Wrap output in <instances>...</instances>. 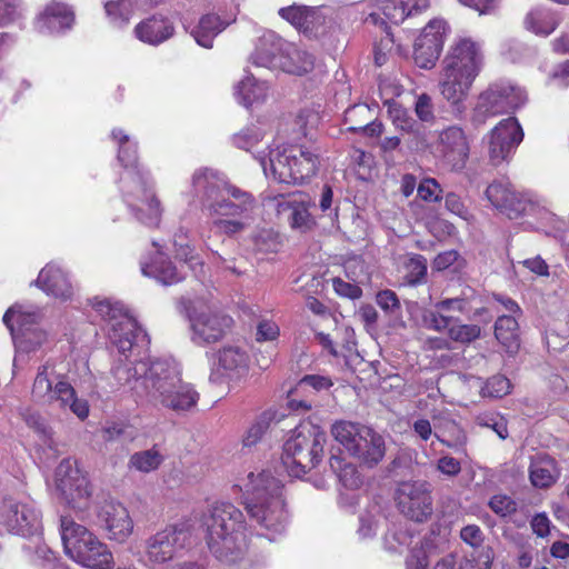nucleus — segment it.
<instances>
[{
	"label": "nucleus",
	"instance_id": "obj_1",
	"mask_svg": "<svg viewBox=\"0 0 569 569\" xmlns=\"http://www.w3.org/2000/svg\"><path fill=\"white\" fill-rule=\"evenodd\" d=\"M92 310L106 323L108 337L118 349L120 358L112 375L120 386H129L137 396L154 406L184 412L194 408L199 393L182 380L181 367L173 359L138 360L134 355L149 345L147 333L126 306L110 298L96 297Z\"/></svg>",
	"mask_w": 569,
	"mask_h": 569
},
{
	"label": "nucleus",
	"instance_id": "obj_2",
	"mask_svg": "<svg viewBox=\"0 0 569 569\" xmlns=\"http://www.w3.org/2000/svg\"><path fill=\"white\" fill-rule=\"evenodd\" d=\"M194 197L207 208L212 224L222 233L236 234L254 220L258 208L254 197L224 180L216 170L200 168L191 178Z\"/></svg>",
	"mask_w": 569,
	"mask_h": 569
},
{
	"label": "nucleus",
	"instance_id": "obj_3",
	"mask_svg": "<svg viewBox=\"0 0 569 569\" xmlns=\"http://www.w3.org/2000/svg\"><path fill=\"white\" fill-rule=\"evenodd\" d=\"M317 120L312 112H301L291 124L287 141L260 158L266 177L282 183H301L313 177L320 164L319 150L311 129Z\"/></svg>",
	"mask_w": 569,
	"mask_h": 569
},
{
	"label": "nucleus",
	"instance_id": "obj_4",
	"mask_svg": "<svg viewBox=\"0 0 569 569\" xmlns=\"http://www.w3.org/2000/svg\"><path fill=\"white\" fill-rule=\"evenodd\" d=\"M242 493L244 508L256 526L270 541L284 532L289 515L286 508L283 485L267 471H249L236 479Z\"/></svg>",
	"mask_w": 569,
	"mask_h": 569
},
{
	"label": "nucleus",
	"instance_id": "obj_5",
	"mask_svg": "<svg viewBox=\"0 0 569 569\" xmlns=\"http://www.w3.org/2000/svg\"><path fill=\"white\" fill-rule=\"evenodd\" d=\"M111 136L118 143V160L123 166L119 188L124 202L141 223L158 227L163 208L148 172L138 166L136 142L121 129L112 130Z\"/></svg>",
	"mask_w": 569,
	"mask_h": 569
},
{
	"label": "nucleus",
	"instance_id": "obj_6",
	"mask_svg": "<svg viewBox=\"0 0 569 569\" xmlns=\"http://www.w3.org/2000/svg\"><path fill=\"white\" fill-rule=\"evenodd\" d=\"M485 57L480 44L471 38H458L442 61L439 81L442 97L452 104L462 102L480 74Z\"/></svg>",
	"mask_w": 569,
	"mask_h": 569
},
{
	"label": "nucleus",
	"instance_id": "obj_7",
	"mask_svg": "<svg viewBox=\"0 0 569 569\" xmlns=\"http://www.w3.org/2000/svg\"><path fill=\"white\" fill-rule=\"evenodd\" d=\"M210 551L226 562L237 561L247 549L244 518L230 502H216L202 517Z\"/></svg>",
	"mask_w": 569,
	"mask_h": 569
},
{
	"label": "nucleus",
	"instance_id": "obj_8",
	"mask_svg": "<svg viewBox=\"0 0 569 569\" xmlns=\"http://www.w3.org/2000/svg\"><path fill=\"white\" fill-rule=\"evenodd\" d=\"M61 539L66 555L89 569H110L113 557L108 546L84 526L68 517L61 519Z\"/></svg>",
	"mask_w": 569,
	"mask_h": 569
},
{
	"label": "nucleus",
	"instance_id": "obj_9",
	"mask_svg": "<svg viewBox=\"0 0 569 569\" xmlns=\"http://www.w3.org/2000/svg\"><path fill=\"white\" fill-rule=\"evenodd\" d=\"M326 433L307 423L296 428L283 445L282 462L289 475L300 478L322 458Z\"/></svg>",
	"mask_w": 569,
	"mask_h": 569
},
{
	"label": "nucleus",
	"instance_id": "obj_10",
	"mask_svg": "<svg viewBox=\"0 0 569 569\" xmlns=\"http://www.w3.org/2000/svg\"><path fill=\"white\" fill-rule=\"evenodd\" d=\"M54 496L70 509L83 512L91 505L92 488L78 461L66 458L54 471Z\"/></svg>",
	"mask_w": 569,
	"mask_h": 569
},
{
	"label": "nucleus",
	"instance_id": "obj_11",
	"mask_svg": "<svg viewBox=\"0 0 569 569\" xmlns=\"http://www.w3.org/2000/svg\"><path fill=\"white\" fill-rule=\"evenodd\" d=\"M527 101L528 96L523 88L509 80L496 81L478 96L472 120L482 124L488 118L515 112Z\"/></svg>",
	"mask_w": 569,
	"mask_h": 569
},
{
	"label": "nucleus",
	"instance_id": "obj_12",
	"mask_svg": "<svg viewBox=\"0 0 569 569\" xmlns=\"http://www.w3.org/2000/svg\"><path fill=\"white\" fill-rule=\"evenodd\" d=\"M53 372V368L48 365L38 368L31 390L32 399L43 405L57 402L61 409H69L80 420H84L89 416L88 401L78 398L74 388L69 382L59 380L53 383L51 379Z\"/></svg>",
	"mask_w": 569,
	"mask_h": 569
},
{
	"label": "nucleus",
	"instance_id": "obj_13",
	"mask_svg": "<svg viewBox=\"0 0 569 569\" xmlns=\"http://www.w3.org/2000/svg\"><path fill=\"white\" fill-rule=\"evenodd\" d=\"M193 525L190 519H183L166 526L149 536L143 545V556L152 565H163L184 550L192 536Z\"/></svg>",
	"mask_w": 569,
	"mask_h": 569
},
{
	"label": "nucleus",
	"instance_id": "obj_14",
	"mask_svg": "<svg viewBox=\"0 0 569 569\" xmlns=\"http://www.w3.org/2000/svg\"><path fill=\"white\" fill-rule=\"evenodd\" d=\"M40 309L32 305H14L3 315V323L10 330L18 353L31 352L42 346L47 333L38 327Z\"/></svg>",
	"mask_w": 569,
	"mask_h": 569
},
{
	"label": "nucleus",
	"instance_id": "obj_15",
	"mask_svg": "<svg viewBox=\"0 0 569 569\" xmlns=\"http://www.w3.org/2000/svg\"><path fill=\"white\" fill-rule=\"evenodd\" d=\"M254 64L270 69H280L286 73L302 76L312 70L313 57L289 42L263 44L251 56Z\"/></svg>",
	"mask_w": 569,
	"mask_h": 569
},
{
	"label": "nucleus",
	"instance_id": "obj_16",
	"mask_svg": "<svg viewBox=\"0 0 569 569\" xmlns=\"http://www.w3.org/2000/svg\"><path fill=\"white\" fill-rule=\"evenodd\" d=\"M41 530L40 512L33 501L13 497L0 501V533L38 537Z\"/></svg>",
	"mask_w": 569,
	"mask_h": 569
},
{
	"label": "nucleus",
	"instance_id": "obj_17",
	"mask_svg": "<svg viewBox=\"0 0 569 569\" xmlns=\"http://www.w3.org/2000/svg\"><path fill=\"white\" fill-rule=\"evenodd\" d=\"M216 360V367L210 375L213 383H226L229 388H234L249 377L251 359L246 347L224 345L217 351Z\"/></svg>",
	"mask_w": 569,
	"mask_h": 569
},
{
	"label": "nucleus",
	"instance_id": "obj_18",
	"mask_svg": "<svg viewBox=\"0 0 569 569\" xmlns=\"http://www.w3.org/2000/svg\"><path fill=\"white\" fill-rule=\"evenodd\" d=\"M488 154L493 164L508 161L523 139L517 118L500 120L487 134Z\"/></svg>",
	"mask_w": 569,
	"mask_h": 569
},
{
	"label": "nucleus",
	"instance_id": "obj_19",
	"mask_svg": "<svg viewBox=\"0 0 569 569\" xmlns=\"http://www.w3.org/2000/svg\"><path fill=\"white\" fill-rule=\"evenodd\" d=\"M399 510L409 519L422 522L432 513V501L426 481L401 482L396 491Z\"/></svg>",
	"mask_w": 569,
	"mask_h": 569
},
{
	"label": "nucleus",
	"instance_id": "obj_20",
	"mask_svg": "<svg viewBox=\"0 0 569 569\" xmlns=\"http://www.w3.org/2000/svg\"><path fill=\"white\" fill-rule=\"evenodd\" d=\"M427 149L453 170L463 168L469 156V143L463 130L451 126L439 132L436 142Z\"/></svg>",
	"mask_w": 569,
	"mask_h": 569
},
{
	"label": "nucleus",
	"instance_id": "obj_21",
	"mask_svg": "<svg viewBox=\"0 0 569 569\" xmlns=\"http://www.w3.org/2000/svg\"><path fill=\"white\" fill-rule=\"evenodd\" d=\"M191 339L197 345H210L222 339L232 326V318L210 308L193 310L190 316Z\"/></svg>",
	"mask_w": 569,
	"mask_h": 569
},
{
	"label": "nucleus",
	"instance_id": "obj_22",
	"mask_svg": "<svg viewBox=\"0 0 569 569\" xmlns=\"http://www.w3.org/2000/svg\"><path fill=\"white\" fill-rule=\"evenodd\" d=\"M519 218H525L526 222L537 230L559 229L560 218L550 209L549 201L535 192H522V198L518 206Z\"/></svg>",
	"mask_w": 569,
	"mask_h": 569
},
{
	"label": "nucleus",
	"instance_id": "obj_23",
	"mask_svg": "<svg viewBox=\"0 0 569 569\" xmlns=\"http://www.w3.org/2000/svg\"><path fill=\"white\" fill-rule=\"evenodd\" d=\"M429 0H380V9L385 18H380L377 13H371L365 20L367 26H379L380 30L391 36V24L398 26L403 22L412 12H420L427 9Z\"/></svg>",
	"mask_w": 569,
	"mask_h": 569
},
{
	"label": "nucleus",
	"instance_id": "obj_24",
	"mask_svg": "<svg viewBox=\"0 0 569 569\" xmlns=\"http://www.w3.org/2000/svg\"><path fill=\"white\" fill-rule=\"evenodd\" d=\"M277 214L288 221L289 226L300 232H307L316 224L309 212L310 200L305 194L279 196L273 200Z\"/></svg>",
	"mask_w": 569,
	"mask_h": 569
},
{
	"label": "nucleus",
	"instance_id": "obj_25",
	"mask_svg": "<svg viewBox=\"0 0 569 569\" xmlns=\"http://www.w3.org/2000/svg\"><path fill=\"white\" fill-rule=\"evenodd\" d=\"M98 517L110 540L123 543L133 532V520L120 502L104 503Z\"/></svg>",
	"mask_w": 569,
	"mask_h": 569
},
{
	"label": "nucleus",
	"instance_id": "obj_26",
	"mask_svg": "<svg viewBox=\"0 0 569 569\" xmlns=\"http://www.w3.org/2000/svg\"><path fill=\"white\" fill-rule=\"evenodd\" d=\"M76 23L73 10L66 3L51 2L37 18L39 32L64 33L72 31Z\"/></svg>",
	"mask_w": 569,
	"mask_h": 569
},
{
	"label": "nucleus",
	"instance_id": "obj_27",
	"mask_svg": "<svg viewBox=\"0 0 569 569\" xmlns=\"http://www.w3.org/2000/svg\"><path fill=\"white\" fill-rule=\"evenodd\" d=\"M36 284L47 295L60 299L69 300L73 296V288L67 273L52 263L47 264L39 273Z\"/></svg>",
	"mask_w": 569,
	"mask_h": 569
},
{
	"label": "nucleus",
	"instance_id": "obj_28",
	"mask_svg": "<svg viewBox=\"0 0 569 569\" xmlns=\"http://www.w3.org/2000/svg\"><path fill=\"white\" fill-rule=\"evenodd\" d=\"M486 197L491 204L510 219L519 218L518 206L522 192H516L508 182H493L488 186Z\"/></svg>",
	"mask_w": 569,
	"mask_h": 569
},
{
	"label": "nucleus",
	"instance_id": "obj_29",
	"mask_svg": "<svg viewBox=\"0 0 569 569\" xmlns=\"http://www.w3.org/2000/svg\"><path fill=\"white\" fill-rule=\"evenodd\" d=\"M361 438H359V452H353L352 457L359 459L368 467L377 466L385 457L386 443L383 437L371 429L365 427L361 429Z\"/></svg>",
	"mask_w": 569,
	"mask_h": 569
},
{
	"label": "nucleus",
	"instance_id": "obj_30",
	"mask_svg": "<svg viewBox=\"0 0 569 569\" xmlns=\"http://www.w3.org/2000/svg\"><path fill=\"white\" fill-rule=\"evenodd\" d=\"M141 272L146 277L154 278L162 284H174L183 279V272L179 270L166 256L157 250L156 257L150 261L142 260Z\"/></svg>",
	"mask_w": 569,
	"mask_h": 569
},
{
	"label": "nucleus",
	"instance_id": "obj_31",
	"mask_svg": "<svg viewBox=\"0 0 569 569\" xmlns=\"http://www.w3.org/2000/svg\"><path fill=\"white\" fill-rule=\"evenodd\" d=\"M560 477V469L553 458L536 455L529 466V479L533 487L545 489L551 487Z\"/></svg>",
	"mask_w": 569,
	"mask_h": 569
},
{
	"label": "nucleus",
	"instance_id": "obj_32",
	"mask_svg": "<svg viewBox=\"0 0 569 569\" xmlns=\"http://www.w3.org/2000/svg\"><path fill=\"white\" fill-rule=\"evenodd\" d=\"M389 114L392 119V123L397 129L409 133V138L406 141L407 146L412 151H426L428 143L423 134L416 129V121L408 114L407 110L399 106H393L389 109Z\"/></svg>",
	"mask_w": 569,
	"mask_h": 569
},
{
	"label": "nucleus",
	"instance_id": "obj_33",
	"mask_svg": "<svg viewBox=\"0 0 569 569\" xmlns=\"http://www.w3.org/2000/svg\"><path fill=\"white\" fill-rule=\"evenodd\" d=\"M268 93V84L250 76H247L234 88L237 101L246 108L262 103L267 99Z\"/></svg>",
	"mask_w": 569,
	"mask_h": 569
},
{
	"label": "nucleus",
	"instance_id": "obj_34",
	"mask_svg": "<svg viewBox=\"0 0 569 569\" xmlns=\"http://www.w3.org/2000/svg\"><path fill=\"white\" fill-rule=\"evenodd\" d=\"M366 426L348 420H338L331 426V436L349 455L359 452V438Z\"/></svg>",
	"mask_w": 569,
	"mask_h": 569
},
{
	"label": "nucleus",
	"instance_id": "obj_35",
	"mask_svg": "<svg viewBox=\"0 0 569 569\" xmlns=\"http://www.w3.org/2000/svg\"><path fill=\"white\" fill-rule=\"evenodd\" d=\"M441 38H416L413 43V59L422 69L432 68L442 50Z\"/></svg>",
	"mask_w": 569,
	"mask_h": 569
},
{
	"label": "nucleus",
	"instance_id": "obj_36",
	"mask_svg": "<svg viewBox=\"0 0 569 569\" xmlns=\"http://www.w3.org/2000/svg\"><path fill=\"white\" fill-rule=\"evenodd\" d=\"M495 336L508 352L519 349V325L515 317L500 316L495 323Z\"/></svg>",
	"mask_w": 569,
	"mask_h": 569
},
{
	"label": "nucleus",
	"instance_id": "obj_37",
	"mask_svg": "<svg viewBox=\"0 0 569 569\" xmlns=\"http://www.w3.org/2000/svg\"><path fill=\"white\" fill-rule=\"evenodd\" d=\"M329 462L331 470L345 488L355 490L361 486L362 478L355 465L336 455L331 456Z\"/></svg>",
	"mask_w": 569,
	"mask_h": 569
},
{
	"label": "nucleus",
	"instance_id": "obj_38",
	"mask_svg": "<svg viewBox=\"0 0 569 569\" xmlns=\"http://www.w3.org/2000/svg\"><path fill=\"white\" fill-rule=\"evenodd\" d=\"M525 24L530 32L548 36L556 30L558 20L552 12L545 9H536L527 14Z\"/></svg>",
	"mask_w": 569,
	"mask_h": 569
},
{
	"label": "nucleus",
	"instance_id": "obj_39",
	"mask_svg": "<svg viewBox=\"0 0 569 569\" xmlns=\"http://www.w3.org/2000/svg\"><path fill=\"white\" fill-rule=\"evenodd\" d=\"M104 12L109 23L121 29L130 22L133 4L131 0H109L104 3Z\"/></svg>",
	"mask_w": 569,
	"mask_h": 569
},
{
	"label": "nucleus",
	"instance_id": "obj_40",
	"mask_svg": "<svg viewBox=\"0 0 569 569\" xmlns=\"http://www.w3.org/2000/svg\"><path fill=\"white\" fill-rule=\"evenodd\" d=\"M163 462V456L157 448L134 452L129 459V468L148 473L157 470Z\"/></svg>",
	"mask_w": 569,
	"mask_h": 569
},
{
	"label": "nucleus",
	"instance_id": "obj_41",
	"mask_svg": "<svg viewBox=\"0 0 569 569\" xmlns=\"http://www.w3.org/2000/svg\"><path fill=\"white\" fill-rule=\"evenodd\" d=\"M136 36H172L174 33L173 23L162 17L152 16L134 28Z\"/></svg>",
	"mask_w": 569,
	"mask_h": 569
},
{
	"label": "nucleus",
	"instance_id": "obj_42",
	"mask_svg": "<svg viewBox=\"0 0 569 569\" xmlns=\"http://www.w3.org/2000/svg\"><path fill=\"white\" fill-rule=\"evenodd\" d=\"M443 312H446V310L440 309L438 302H436L432 309L426 310L423 313L422 321L425 327L438 332H448L453 317L443 316Z\"/></svg>",
	"mask_w": 569,
	"mask_h": 569
},
{
	"label": "nucleus",
	"instance_id": "obj_43",
	"mask_svg": "<svg viewBox=\"0 0 569 569\" xmlns=\"http://www.w3.org/2000/svg\"><path fill=\"white\" fill-rule=\"evenodd\" d=\"M253 244L260 252H277L281 247V240L273 229H261L254 233Z\"/></svg>",
	"mask_w": 569,
	"mask_h": 569
},
{
	"label": "nucleus",
	"instance_id": "obj_44",
	"mask_svg": "<svg viewBox=\"0 0 569 569\" xmlns=\"http://www.w3.org/2000/svg\"><path fill=\"white\" fill-rule=\"evenodd\" d=\"M493 560V551L490 547L473 550L460 565V569H490Z\"/></svg>",
	"mask_w": 569,
	"mask_h": 569
},
{
	"label": "nucleus",
	"instance_id": "obj_45",
	"mask_svg": "<svg viewBox=\"0 0 569 569\" xmlns=\"http://www.w3.org/2000/svg\"><path fill=\"white\" fill-rule=\"evenodd\" d=\"M481 329L477 325H462L451 322L448 330L450 339L460 343H470L480 337Z\"/></svg>",
	"mask_w": 569,
	"mask_h": 569
},
{
	"label": "nucleus",
	"instance_id": "obj_46",
	"mask_svg": "<svg viewBox=\"0 0 569 569\" xmlns=\"http://www.w3.org/2000/svg\"><path fill=\"white\" fill-rule=\"evenodd\" d=\"M173 244L176 247L178 258L188 263L191 269H194L196 266H202V262L193 253V249L190 247L188 238L182 230L174 236Z\"/></svg>",
	"mask_w": 569,
	"mask_h": 569
},
{
	"label": "nucleus",
	"instance_id": "obj_47",
	"mask_svg": "<svg viewBox=\"0 0 569 569\" xmlns=\"http://www.w3.org/2000/svg\"><path fill=\"white\" fill-rule=\"evenodd\" d=\"M331 16V9L326 6L308 7L305 13L303 33L311 32L318 27L325 24L328 17Z\"/></svg>",
	"mask_w": 569,
	"mask_h": 569
},
{
	"label": "nucleus",
	"instance_id": "obj_48",
	"mask_svg": "<svg viewBox=\"0 0 569 569\" xmlns=\"http://www.w3.org/2000/svg\"><path fill=\"white\" fill-rule=\"evenodd\" d=\"M269 427V418L267 416L259 417L253 421L242 436L241 442L243 447L250 448L257 445Z\"/></svg>",
	"mask_w": 569,
	"mask_h": 569
},
{
	"label": "nucleus",
	"instance_id": "obj_49",
	"mask_svg": "<svg viewBox=\"0 0 569 569\" xmlns=\"http://www.w3.org/2000/svg\"><path fill=\"white\" fill-rule=\"evenodd\" d=\"M262 130L257 126H251L234 134L232 142L237 148L249 151L262 139Z\"/></svg>",
	"mask_w": 569,
	"mask_h": 569
},
{
	"label": "nucleus",
	"instance_id": "obj_50",
	"mask_svg": "<svg viewBox=\"0 0 569 569\" xmlns=\"http://www.w3.org/2000/svg\"><path fill=\"white\" fill-rule=\"evenodd\" d=\"M476 421L480 427L492 429L500 439L508 437L507 422L499 413H481L477 417Z\"/></svg>",
	"mask_w": 569,
	"mask_h": 569
},
{
	"label": "nucleus",
	"instance_id": "obj_51",
	"mask_svg": "<svg viewBox=\"0 0 569 569\" xmlns=\"http://www.w3.org/2000/svg\"><path fill=\"white\" fill-rule=\"evenodd\" d=\"M406 269L408 283H419L427 273V259L420 254H413L409 258Z\"/></svg>",
	"mask_w": 569,
	"mask_h": 569
},
{
	"label": "nucleus",
	"instance_id": "obj_52",
	"mask_svg": "<svg viewBox=\"0 0 569 569\" xmlns=\"http://www.w3.org/2000/svg\"><path fill=\"white\" fill-rule=\"evenodd\" d=\"M228 24L229 21L222 20L214 13L206 14L199 21L198 36H218L226 29Z\"/></svg>",
	"mask_w": 569,
	"mask_h": 569
},
{
	"label": "nucleus",
	"instance_id": "obj_53",
	"mask_svg": "<svg viewBox=\"0 0 569 569\" xmlns=\"http://www.w3.org/2000/svg\"><path fill=\"white\" fill-rule=\"evenodd\" d=\"M511 390V383L508 378L503 376H493L486 382L481 389L483 397L501 398L508 395Z\"/></svg>",
	"mask_w": 569,
	"mask_h": 569
},
{
	"label": "nucleus",
	"instance_id": "obj_54",
	"mask_svg": "<svg viewBox=\"0 0 569 569\" xmlns=\"http://www.w3.org/2000/svg\"><path fill=\"white\" fill-rule=\"evenodd\" d=\"M546 86L553 89L569 87V61L559 63L552 68L546 80Z\"/></svg>",
	"mask_w": 569,
	"mask_h": 569
},
{
	"label": "nucleus",
	"instance_id": "obj_55",
	"mask_svg": "<svg viewBox=\"0 0 569 569\" xmlns=\"http://www.w3.org/2000/svg\"><path fill=\"white\" fill-rule=\"evenodd\" d=\"M489 507L496 515L507 517L517 510V502L508 495L497 493L489 500Z\"/></svg>",
	"mask_w": 569,
	"mask_h": 569
},
{
	"label": "nucleus",
	"instance_id": "obj_56",
	"mask_svg": "<svg viewBox=\"0 0 569 569\" xmlns=\"http://www.w3.org/2000/svg\"><path fill=\"white\" fill-rule=\"evenodd\" d=\"M307 6L292 4L279 10V16L292 24L299 32H303L305 13Z\"/></svg>",
	"mask_w": 569,
	"mask_h": 569
},
{
	"label": "nucleus",
	"instance_id": "obj_57",
	"mask_svg": "<svg viewBox=\"0 0 569 569\" xmlns=\"http://www.w3.org/2000/svg\"><path fill=\"white\" fill-rule=\"evenodd\" d=\"M333 386L330 377L323 375H307L298 385L299 389L312 388L316 391L328 390Z\"/></svg>",
	"mask_w": 569,
	"mask_h": 569
},
{
	"label": "nucleus",
	"instance_id": "obj_58",
	"mask_svg": "<svg viewBox=\"0 0 569 569\" xmlns=\"http://www.w3.org/2000/svg\"><path fill=\"white\" fill-rule=\"evenodd\" d=\"M370 108L367 104H355L345 112V122L350 126H359L370 120Z\"/></svg>",
	"mask_w": 569,
	"mask_h": 569
},
{
	"label": "nucleus",
	"instance_id": "obj_59",
	"mask_svg": "<svg viewBox=\"0 0 569 569\" xmlns=\"http://www.w3.org/2000/svg\"><path fill=\"white\" fill-rule=\"evenodd\" d=\"M441 188L435 179H425L418 186V196L426 201H438Z\"/></svg>",
	"mask_w": 569,
	"mask_h": 569
},
{
	"label": "nucleus",
	"instance_id": "obj_60",
	"mask_svg": "<svg viewBox=\"0 0 569 569\" xmlns=\"http://www.w3.org/2000/svg\"><path fill=\"white\" fill-rule=\"evenodd\" d=\"M280 330L276 322L262 320L258 323L256 338L257 341H274L279 337Z\"/></svg>",
	"mask_w": 569,
	"mask_h": 569
},
{
	"label": "nucleus",
	"instance_id": "obj_61",
	"mask_svg": "<svg viewBox=\"0 0 569 569\" xmlns=\"http://www.w3.org/2000/svg\"><path fill=\"white\" fill-rule=\"evenodd\" d=\"M415 109L417 117L421 121L428 122L433 119V104L428 94L422 93L417 98Z\"/></svg>",
	"mask_w": 569,
	"mask_h": 569
},
{
	"label": "nucleus",
	"instance_id": "obj_62",
	"mask_svg": "<svg viewBox=\"0 0 569 569\" xmlns=\"http://www.w3.org/2000/svg\"><path fill=\"white\" fill-rule=\"evenodd\" d=\"M335 291L342 297L358 299L361 296V289L353 283L347 282L340 278L332 279Z\"/></svg>",
	"mask_w": 569,
	"mask_h": 569
},
{
	"label": "nucleus",
	"instance_id": "obj_63",
	"mask_svg": "<svg viewBox=\"0 0 569 569\" xmlns=\"http://www.w3.org/2000/svg\"><path fill=\"white\" fill-rule=\"evenodd\" d=\"M429 559L423 547L413 548L407 559V569H427Z\"/></svg>",
	"mask_w": 569,
	"mask_h": 569
},
{
	"label": "nucleus",
	"instance_id": "obj_64",
	"mask_svg": "<svg viewBox=\"0 0 569 569\" xmlns=\"http://www.w3.org/2000/svg\"><path fill=\"white\" fill-rule=\"evenodd\" d=\"M461 539L471 547H479L483 541V533L476 525H468L460 531Z\"/></svg>",
	"mask_w": 569,
	"mask_h": 569
}]
</instances>
